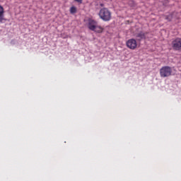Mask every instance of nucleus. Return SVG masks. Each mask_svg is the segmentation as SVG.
I'll return each mask as SVG.
<instances>
[{"label": "nucleus", "mask_w": 181, "mask_h": 181, "mask_svg": "<svg viewBox=\"0 0 181 181\" xmlns=\"http://www.w3.org/2000/svg\"><path fill=\"white\" fill-rule=\"evenodd\" d=\"M171 47L173 50H175L176 52H179L181 50V38L176 37L173 39L171 42Z\"/></svg>", "instance_id": "obj_4"}, {"label": "nucleus", "mask_w": 181, "mask_h": 181, "mask_svg": "<svg viewBox=\"0 0 181 181\" xmlns=\"http://www.w3.org/2000/svg\"><path fill=\"white\" fill-rule=\"evenodd\" d=\"M98 16L102 19V21H104V22H108L111 21V18H112L111 11L105 7L100 10L98 13Z\"/></svg>", "instance_id": "obj_2"}, {"label": "nucleus", "mask_w": 181, "mask_h": 181, "mask_svg": "<svg viewBox=\"0 0 181 181\" xmlns=\"http://www.w3.org/2000/svg\"><path fill=\"white\" fill-rule=\"evenodd\" d=\"M75 2H78V4H83V0H74Z\"/></svg>", "instance_id": "obj_10"}, {"label": "nucleus", "mask_w": 181, "mask_h": 181, "mask_svg": "<svg viewBox=\"0 0 181 181\" xmlns=\"http://www.w3.org/2000/svg\"><path fill=\"white\" fill-rule=\"evenodd\" d=\"M88 28L96 33H103L104 28L98 24V22L93 19H89L88 21Z\"/></svg>", "instance_id": "obj_1"}, {"label": "nucleus", "mask_w": 181, "mask_h": 181, "mask_svg": "<svg viewBox=\"0 0 181 181\" xmlns=\"http://www.w3.org/2000/svg\"><path fill=\"white\" fill-rule=\"evenodd\" d=\"M76 12H77V8H76L75 6L71 7L70 13H76Z\"/></svg>", "instance_id": "obj_8"}, {"label": "nucleus", "mask_w": 181, "mask_h": 181, "mask_svg": "<svg viewBox=\"0 0 181 181\" xmlns=\"http://www.w3.org/2000/svg\"><path fill=\"white\" fill-rule=\"evenodd\" d=\"M126 45L129 49H131V50H135L138 46V42H136V40L135 39H129L127 41Z\"/></svg>", "instance_id": "obj_5"}, {"label": "nucleus", "mask_w": 181, "mask_h": 181, "mask_svg": "<svg viewBox=\"0 0 181 181\" xmlns=\"http://www.w3.org/2000/svg\"><path fill=\"white\" fill-rule=\"evenodd\" d=\"M136 37H139V40H142V39H146L145 33L140 32L136 35Z\"/></svg>", "instance_id": "obj_7"}, {"label": "nucleus", "mask_w": 181, "mask_h": 181, "mask_svg": "<svg viewBox=\"0 0 181 181\" xmlns=\"http://www.w3.org/2000/svg\"><path fill=\"white\" fill-rule=\"evenodd\" d=\"M100 6H102V7L104 6V4H100Z\"/></svg>", "instance_id": "obj_11"}, {"label": "nucleus", "mask_w": 181, "mask_h": 181, "mask_svg": "<svg viewBox=\"0 0 181 181\" xmlns=\"http://www.w3.org/2000/svg\"><path fill=\"white\" fill-rule=\"evenodd\" d=\"M160 76L163 78L172 76V68L168 66H163L160 69Z\"/></svg>", "instance_id": "obj_3"}, {"label": "nucleus", "mask_w": 181, "mask_h": 181, "mask_svg": "<svg viewBox=\"0 0 181 181\" xmlns=\"http://www.w3.org/2000/svg\"><path fill=\"white\" fill-rule=\"evenodd\" d=\"M5 16V11L4 7L0 5V23H2L4 21V18Z\"/></svg>", "instance_id": "obj_6"}, {"label": "nucleus", "mask_w": 181, "mask_h": 181, "mask_svg": "<svg viewBox=\"0 0 181 181\" xmlns=\"http://www.w3.org/2000/svg\"><path fill=\"white\" fill-rule=\"evenodd\" d=\"M165 19H167V21H169V22H170V21L172 20V16H168L165 18Z\"/></svg>", "instance_id": "obj_9"}]
</instances>
